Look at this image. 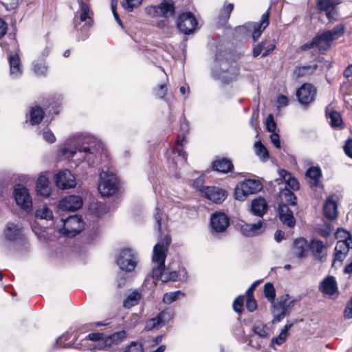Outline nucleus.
I'll return each instance as SVG.
<instances>
[{
  "mask_svg": "<svg viewBox=\"0 0 352 352\" xmlns=\"http://www.w3.org/2000/svg\"><path fill=\"white\" fill-rule=\"evenodd\" d=\"M171 239L168 234H166L160 239L153 247L151 257L152 276L156 280L162 283L169 281H186L188 278L186 268L179 263L168 264L165 265L168 247Z\"/></svg>",
  "mask_w": 352,
  "mask_h": 352,
  "instance_id": "1",
  "label": "nucleus"
},
{
  "mask_svg": "<svg viewBox=\"0 0 352 352\" xmlns=\"http://www.w3.org/2000/svg\"><path fill=\"white\" fill-rule=\"evenodd\" d=\"M102 149V143L96 137L86 134L78 139V143L74 148L64 147L61 150L63 156L72 159L78 153L85 155V159L89 164L93 163V157Z\"/></svg>",
  "mask_w": 352,
  "mask_h": 352,
  "instance_id": "2",
  "label": "nucleus"
},
{
  "mask_svg": "<svg viewBox=\"0 0 352 352\" xmlns=\"http://www.w3.org/2000/svg\"><path fill=\"white\" fill-rule=\"evenodd\" d=\"M188 122L185 118H183L180 123L179 133L177 136V139L168 153L170 160L176 167L184 166L186 163L188 154L183 151V148L184 145L187 144L186 135L188 133Z\"/></svg>",
  "mask_w": 352,
  "mask_h": 352,
  "instance_id": "3",
  "label": "nucleus"
},
{
  "mask_svg": "<svg viewBox=\"0 0 352 352\" xmlns=\"http://www.w3.org/2000/svg\"><path fill=\"white\" fill-rule=\"evenodd\" d=\"M239 73V69L235 63H230L228 60L220 58L219 55H216L212 69V75L214 78L228 83L236 78Z\"/></svg>",
  "mask_w": 352,
  "mask_h": 352,
  "instance_id": "4",
  "label": "nucleus"
},
{
  "mask_svg": "<svg viewBox=\"0 0 352 352\" xmlns=\"http://www.w3.org/2000/svg\"><path fill=\"white\" fill-rule=\"evenodd\" d=\"M84 222L78 215H72L67 219H61L56 229L63 236L72 237L79 234L84 229Z\"/></svg>",
  "mask_w": 352,
  "mask_h": 352,
  "instance_id": "5",
  "label": "nucleus"
},
{
  "mask_svg": "<svg viewBox=\"0 0 352 352\" xmlns=\"http://www.w3.org/2000/svg\"><path fill=\"white\" fill-rule=\"evenodd\" d=\"M344 24H338L331 30L324 31L315 36L316 47L320 50H327L330 48L333 41L343 36L345 32Z\"/></svg>",
  "mask_w": 352,
  "mask_h": 352,
  "instance_id": "6",
  "label": "nucleus"
},
{
  "mask_svg": "<svg viewBox=\"0 0 352 352\" xmlns=\"http://www.w3.org/2000/svg\"><path fill=\"white\" fill-rule=\"evenodd\" d=\"M98 186L99 192L102 197H111L118 190V181L111 171L102 170L99 175Z\"/></svg>",
  "mask_w": 352,
  "mask_h": 352,
  "instance_id": "7",
  "label": "nucleus"
},
{
  "mask_svg": "<svg viewBox=\"0 0 352 352\" xmlns=\"http://www.w3.org/2000/svg\"><path fill=\"white\" fill-rule=\"evenodd\" d=\"M12 196L16 204L23 210L29 212L32 208V198L29 189L22 184L14 185Z\"/></svg>",
  "mask_w": 352,
  "mask_h": 352,
  "instance_id": "8",
  "label": "nucleus"
},
{
  "mask_svg": "<svg viewBox=\"0 0 352 352\" xmlns=\"http://www.w3.org/2000/svg\"><path fill=\"white\" fill-rule=\"evenodd\" d=\"M263 188L262 184L256 179H246L240 182L235 188L236 199L243 201L249 195L255 194Z\"/></svg>",
  "mask_w": 352,
  "mask_h": 352,
  "instance_id": "9",
  "label": "nucleus"
},
{
  "mask_svg": "<svg viewBox=\"0 0 352 352\" xmlns=\"http://www.w3.org/2000/svg\"><path fill=\"white\" fill-rule=\"evenodd\" d=\"M116 262L120 270L131 272L138 264L137 253L133 249L124 248L120 252Z\"/></svg>",
  "mask_w": 352,
  "mask_h": 352,
  "instance_id": "10",
  "label": "nucleus"
},
{
  "mask_svg": "<svg viewBox=\"0 0 352 352\" xmlns=\"http://www.w3.org/2000/svg\"><path fill=\"white\" fill-rule=\"evenodd\" d=\"M230 225L228 217L223 212H215L210 219V230L212 236H217L224 233Z\"/></svg>",
  "mask_w": 352,
  "mask_h": 352,
  "instance_id": "11",
  "label": "nucleus"
},
{
  "mask_svg": "<svg viewBox=\"0 0 352 352\" xmlns=\"http://www.w3.org/2000/svg\"><path fill=\"white\" fill-rule=\"evenodd\" d=\"M80 22L76 21L75 28L80 30L83 34L81 37L82 40H85L87 36V32L92 23L91 12L87 4L84 2L80 3Z\"/></svg>",
  "mask_w": 352,
  "mask_h": 352,
  "instance_id": "12",
  "label": "nucleus"
},
{
  "mask_svg": "<svg viewBox=\"0 0 352 352\" xmlns=\"http://www.w3.org/2000/svg\"><path fill=\"white\" fill-rule=\"evenodd\" d=\"M177 24L180 32L190 34L196 30L198 23L195 16L187 12L179 15Z\"/></svg>",
  "mask_w": 352,
  "mask_h": 352,
  "instance_id": "13",
  "label": "nucleus"
},
{
  "mask_svg": "<svg viewBox=\"0 0 352 352\" xmlns=\"http://www.w3.org/2000/svg\"><path fill=\"white\" fill-rule=\"evenodd\" d=\"M174 312L170 309H166L161 311L156 317L148 320L145 325L146 331L158 329L163 327L166 323L173 319Z\"/></svg>",
  "mask_w": 352,
  "mask_h": 352,
  "instance_id": "14",
  "label": "nucleus"
},
{
  "mask_svg": "<svg viewBox=\"0 0 352 352\" xmlns=\"http://www.w3.org/2000/svg\"><path fill=\"white\" fill-rule=\"evenodd\" d=\"M54 179L56 186L60 189L73 188L76 186L75 175L67 169L60 170Z\"/></svg>",
  "mask_w": 352,
  "mask_h": 352,
  "instance_id": "15",
  "label": "nucleus"
},
{
  "mask_svg": "<svg viewBox=\"0 0 352 352\" xmlns=\"http://www.w3.org/2000/svg\"><path fill=\"white\" fill-rule=\"evenodd\" d=\"M3 236L9 241L21 240L23 237V227L19 222H8L3 230Z\"/></svg>",
  "mask_w": 352,
  "mask_h": 352,
  "instance_id": "16",
  "label": "nucleus"
},
{
  "mask_svg": "<svg viewBox=\"0 0 352 352\" xmlns=\"http://www.w3.org/2000/svg\"><path fill=\"white\" fill-rule=\"evenodd\" d=\"M201 195L215 204H221L226 199L227 192L217 186H206L201 190Z\"/></svg>",
  "mask_w": 352,
  "mask_h": 352,
  "instance_id": "17",
  "label": "nucleus"
},
{
  "mask_svg": "<svg viewBox=\"0 0 352 352\" xmlns=\"http://www.w3.org/2000/svg\"><path fill=\"white\" fill-rule=\"evenodd\" d=\"M316 94L315 87L309 83L303 84L296 91V96L300 104L307 105L314 100Z\"/></svg>",
  "mask_w": 352,
  "mask_h": 352,
  "instance_id": "18",
  "label": "nucleus"
},
{
  "mask_svg": "<svg viewBox=\"0 0 352 352\" xmlns=\"http://www.w3.org/2000/svg\"><path fill=\"white\" fill-rule=\"evenodd\" d=\"M319 290L328 297L338 296L339 292L336 278L332 276L325 277L319 285Z\"/></svg>",
  "mask_w": 352,
  "mask_h": 352,
  "instance_id": "19",
  "label": "nucleus"
},
{
  "mask_svg": "<svg viewBox=\"0 0 352 352\" xmlns=\"http://www.w3.org/2000/svg\"><path fill=\"white\" fill-rule=\"evenodd\" d=\"M83 204L82 199L78 195L65 197L59 203V208L63 210L75 211L80 209Z\"/></svg>",
  "mask_w": 352,
  "mask_h": 352,
  "instance_id": "20",
  "label": "nucleus"
},
{
  "mask_svg": "<svg viewBox=\"0 0 352 352\" xmlns=\"http://www.w3.org/2000/svg\"><path fill=\"white\" fill-rule=\"evenodd\" d=\"M338 0H318L317 6L320 11H324L329 21L335 20L337 17L336 6Z\"/></svg>",
  "mask_w": 352,
  "mask_h": 352,
  "instance_id": "21",
  "label": "nucleus"
},
{
  "mask_svg": "<svg viewBox=\"0 0 352 352\" xmlns=\"http://www.w3.org/2000/svg\"><path fill=\"white\" fill-rule=\"evenodd\" d=\"M269 17H270V8L267 9L266 12L263 14L260 23H248V28L253 30L252 38L254 41H257L262 32L269 25Z\"/></svg>",
  "mask_w": 352,
  "mask_h": 352,
  "instance_id": "22",
  "label": "nucleus"
},
{
  "mask_svg": "<svg viewBox=\"0 0 352 352\" xmlns=\"http://www.w3.org/2000/svg\"><path fill=\"white\" fill-rule=\"evenodd\" d=\"M36 191L38 195L43 197H49L52 189L49 178L45 173H41L38 175L36 182Z\"/></svg>",
  "mask_w": 352,
  "mask_h": 352,
  "instance_id": "23",
  "label": "nucleus"
},
{
  "mask_svg": "<svg viewBox=\"0 0 352 352\" xmlns=\"http://www.w3.org/2000/svg\"><path fill=\"white\" fill-rule=\"evenodd\" d=\"M263 223L258 221L256 223H244L241 226V232L243 235L248 237H253L263 232Z\"/></svg>",
  "mask_w": 352,
  "mask_h": 352,
  "instance_id": "24",
  "label": "nucleus"
},
{
  "mask_svg": "<svg viewBox=\"0 0 352 352\" xmlns=\"http://www.w3.org/2000/svg\"><path fill=\"white\" fill-rule=\"evenodd\" d=\"M278 215L280 220L288 227L292 228L296 223L293 212L285 204H280L278 206Z\"/></svg>",
  "mask_w": 352,
  "mask_h": 352,
  "instance_id": "25",
  "label": "nucleus"
},
{
  "mask_svg": "<svg viewBox=\"0 0 352 352\" xmlns=\"http://www.w3.org/2000/svg\"><path fill=\"white\" fill-rule=\"evenodd\" d=\"M351 248H352V239L348 240V242L338 241L335 247L333 263L336 261L342 262Z\"/></svg>",
  "mask_w": 352,
  "mask_h": 352,
  "instance_id": "26",
  "label": "nucleus"
},
{
  "mask_svg": "<svg viewBox=\"0 0 352 352\" xmlns=\"http://www.w3.org/2000/svg\"><path fill=\"white\" fill-rule=\"evenodd\" d=\"M324 214L329 219H334L338 215V205L335 196L329 197L323 206Z\"/></svg>",
  "mask_w": 352,
  "mask_h": 352,
  "instance_id": "27",
  "label": "nucleus"
},
{
  "mask_svg": "<svg viewBox=\"0 0 352 352\" xmlns=\"http://www.w3.org/2000/svg\"><path fill=\"white\" fill-rule=\"evenodd\" d=\"M10 64V75L13 78H18L22 74L21 60L17 53L8 56Z\"/></svg>",
  "mask_w": 352,
  "mask_h": 352,
  "instance_id": "28",
  "label": "nucleus"
},
{
  "mask_svg": "<svg viewBox=\"0 0 352 352\" xmlns=\"http://www.w3.org/2000/svg\"><path fill=\"white\" fill-rule=\"evenodd\" d=\"M272 305V314L274 316V319L272 320L273 322H279L281 321L285 316L286 312L287 310V305H286V302L280 301V302H271Z\"/></svg>",
  "mask_w": 352,
  "mask_h": 352,
  "instance_id": "29",
  "label": "nucleus"
},
{
  "mask_svg": "<svg viewBox=\"0 0 352 352\" xmlns=\"http://www.w3.org/2000/svg\"><path fill=\"white\" fill-rule=\"evenodd\" d=\"M309 248L313 255L320 260H322L327 255L326 245L318 239H312L309 245Z\"/></svg>",
  "mask_w": 352,
  "mask_h": 352,
  "instance_id": "30",
  "label": "nucleus"
},
{
  "mask_svg": "<svg viewBox=\"0 0 352 352\" xmlns=\"http://www.w3.org/2000/svg\"><path fill=\"white\" fill-rule=\"evenodd\" d=\"M267 204L264 198L258 197L252 200L251 212L255 216L262 217L267 210Z\"/></svg>",
  "mask_w": 352,
  "mask_h": 352,
  "instance_id": "31",
  "label": "nucleus"
},
{
  "mask_svg": "<svg viewBox=\"0 0 352 352\" xmlns=\"http://www.w3.org/2000/svg\"><path fill=\"white\" fill-rule=\"evenodd\" d=\"M153 9L157 15L164 17H168L174 13V5L171 1H164Z\"/></svg>",
  "mask_w": 352,
  "mask_h": 352,
  "instance_id": "32",
  "label": "nucleus"
},
{
  "mask_svg": "<svg viewBox=\"0 0 352 352\" xmlns=\"http://www.w3.org/2000/svg\"><path fill=\"white\" fill-rule=\"evenodd\" d=\"M308 245L305 239L300 238L296 239L294 243L292 252L298 258H304L307 255Z\"/></svg>",
  "mask_w": 352,
  "mask_h": 352,
  "instance_id": "33",
  "label": "nucleus"
},
{
  "mask_svg": "<svg viewBox=\"0 0 352 352\" xmlns=\"http://www.w3.org/2000/svg\"><path fill=\"white\" fill-rule=\"evenodd\" d=\"M327 117L329 119V124L334 129H342L344 123L340 113L338 111H333L329 108L326 110Z\"/></svg>",
  "mask_w": 352,
  "mask_h": 352,
  "instance_id": "34",
  "label": "nucleus"
},
{
  "mask_svg": "<svg viewBox=\"0 0 352 352\" xmlns=\"http://www.w3.org/2000/svg\"><path fill=\"white\" fill-rule=\"evenodd\" d=\"M306 176L310 186H318L322 176L320 168L318 166L310 167L306 172Z\"/></svg>",
  "mask_w": 352,
  "mask_h": 352,
  "instance_id": "35",
  "label": "nucleus"
},
{
  "mask_svg": "<svg viewBox=\"0 0 352 352\" xmlns=\"http://www.w3.org/2000/svg\"><path fill=\"white\" fill-rule=\"evenodd\" d=\"M212 168L214 170L226 173L233 168V165L230 160L223 157L213 162Z\"/></svg>",
  "mask_w": 352,
  "mask_h": 352,
  "instance_id": "36",
  "label": "nucleus"
},
{
  "mask_svg": "<svg viewBox=\"0 0 352 352\" xmlns=\"http://www.w3.org/2000/svg\"><path fill=\"white\" fill-rule=\"evenodd\" d=\"M292 325H293L292 323L286 324L285 325L284 328L280 332L279 335L276 337H274L272 339L270 346L274 348L275 344L280 345V344H283L286 341V340L289 336L288 331H289V329L292 327Z\"/></svg>",
  "mask_w": 352,
  "mask_h": 352,
  "instance_id": "37",
  "label": "nucleus"
},
{
  "mask_svg": "<svg viewBox=\"0 0 352 352\" xmlns=\"http://www.w3.org/2000/svg\"><path fill=\"white\" fill-rule=\"evenodd\" d=\"M280 177L285 182V184L293 190L299 189V183L298 180L292 175L291 173L285 170L279 171Z\"/></svg>",
  "mask_w": 352,
  "mask_h": 352,
  "instance_id": "38",
  "label": "nucleus"
},
{
  "mask_svg": "<svg viewBox=\"0 0 352 352\" xmlns=\"http://www.w3.org/2000/svg\"><path fill=\"white\" fill-rule=\"evenodd\" d=\"M31 226L32 231L37 236L40 241L46 242L50 239V236L47 230L41 226L38 222L34 221Z\"/></svg>",
  "mask_w": 352,
  "mask_h": 352,
  "instance_id": "39",
  "label": "nucleus"
},
{
  "mask_svg": "<svg viewBox=\"0 0 352 352\" xmlns=\"http://www.w3.org/2000/svg\"><path fill=\"white\" fill-rule=\"evenodd\" d=\"M252 331L259 337L263 338H268L271 334L270 329L261 321H257L254 324Z\"/></svg>",
  "mask_w": 352,
  "mask_h": 352,
  "instance_id": "40",
  "label": "nucleus"
},
{
  "mask_svg": "<svg viewBox=\"0 0 352 352\" xmlns=\"http://www.w3.org/2000/svg\"><path fill=\"white\" fill-rule=\"evenodd\" d=\"M32 70L38 76H45L47 72V66L45 60H35L32 63Z\"/></svg>",
  "mask_w": 352,
  "mask_h": 352,
  "instance_id": "41",
  "label": "nucleus"
},
{
  "mask_svg": "<svg viewBox=\"0 0 352 352\" xmlns=\"http://www.w3.org/2000/svg\"><path fill=\"white\" fill-rule=\"evenodd\" d=\"M44 117V111L38 107H32L30 111V122L31 124L34 125L38 124Z\"/></svg>",
  "mask_w": 352,
  "mask_h": 352,
  "instance_id": "42",
  "label": "nucleus"
},
{
  "mask_svg": "<svg viewBox=\"0 0 352 352\" xmlns=\"http://www.w3.org/2000/svg\"><path fill=\"white\" fill-rule=\"evenodd\" d=\"M318 68L316 64L296 67L294 71V75L300 78L306 75L313 74Z\"/></svg>",
  "mask_w": 352,
  "mask_h": 352,
  "instance_id": "43",
  "label": "nucleus"
},
{
  "mask_svg": "<svg viewBox=\"0 0 352 352\" xmlns=\"http://www.w3.org/2000/svg\"><path fill=\"white\" fill-rule=\"evenodd\" d=\"M141 298V295L139 292L135 291L129 294L124 301L123 306L125 308L129 309L131 307L136 305Z\"/></svg>",
  "mask_w": 352,
  "mask_h": 352,
  "instance_id": "44",
  "label": "nucleus"
},
{
  "mask_svg": "<svg viewBox=\"0 0 352 352\" xmlns=\"http://www.w3.org/2000/svg\"><path fill=\"white\" fill-rule=\"evenodd\" d=\"M184 296V294L179 290L166 292L163 296L162 301L166 305H170Z\"/></svg>",
  "mask_w": 352,
  "mask_h": 352,
  "instance_id": "45",
  "label": "nucleus"
},
{
  "mask_svg": "<svg viewBox=\"0 0 352 352\" xmlns=\"http://www.w3.org/2000/svg\"><path fill=\"white\" fill-rule=\"evenodd\" d=\"M255 154L259 159L263 161H266L269 158V153L265 146L261 141H257L254 144Z\"/></svg>",
  "mask_w": 352,
  "mask_h": 352,
  "instance_id": "46",
  "label": "nucleus"
},
{
  "mask_svg": "<svg viewBox=\"0 0 352 352\" xmlns=\"http://www.w3.org/2000/svg\"><path fill=\"white\" fill-rule=\"evenodd\" d=\"M36 217L45 220H52L54 217L52 211L46 206H42L36 210Z\"/></svg>",
  "mask_w": 352,
  "mask_h": 352,
  "instance_id": "47",
  "label": "nucleus"
},
{
  "mask_svg": "<svg viewBox=\"0 0 352 352\" xmlns=\"http://www.w3.org/2000/svg\"><path fill=\"white\" fill-rule=\"evenodd\" d=\"M126 336V332L125 331H120L116 332L111 335L104 340L106 344H111L112 343L118 344L122 342Z\"/></svg>",
  "mask_w": 352,
  "mask_h": 352,
  "instance_id": "48",
  "label": "nucleus"
},
{
  "mask_svg": "<svg viewBox=\"0 0 352 352\" xmlns=\"http://www.w3.org/2000/svg\"><path fill=\"white\" fill-rule=\"evenodd\" d=\"M38 135L48 143H54L56 141L54 134L47 126L44 127L43 130L40 131Z\"/></svg>",
  "mask_w": 352,
  "mask_h": 352,
  "instance_id": "49",
  "label": "nucleus"
},
{
  "mask_svg": "<svg viewBox=\"0 0 352 352\" xmlns=\"http://www.w3.org/2000/svg\"><path fill=\"white\" fill-rule=\"evenodd\" d=\"M280 197L282 200L287 201L292 206L296 205V197L295 195L288 189H284L280 192Z\"/></svg>",
  "mask_w": 352,
  "mask_h": 352,
  "instance_id": "50",
  "label": "nucleus"
},
{
  "mask_svg": "<svg viewBox=\"0 0 352 352\" xmlns=\"http://www.w3.org/2000/svg\"><path fill=\"white\" fill-rule=\"evenodd\" d=\"M264 294L270 302H273L276 296V291L274 285L271 283H267L264 286Z\"/></svg>",
  "mask_w": 352,
  "mask_h": 352,
  "instance_id": "51",
  "label": "nucleus"
},
{
  "mask_svg": "<svg viewBox=\"0 0 352 352\" xmlns=\"http://www.w3.org/2000/svg\"><path fill=\"white\" fill-rule=\"evenodd\" d=\"M233 3H228L224 6L219 14V18L224 21H227L229 19L230 13L233 10Z\"/></svg>",
  "mask_w": 352,
  "mask_h": 352,
  "instance_id": "52",
  "label": "nucleus"
},
{
  "mask_svg": "<svg viewBox=\"0 0 352 352\" xmlns=\"http://www.w3.org/2000/svg\"><path fill=\"white\" fill-rule=\"evenodd\" d=\"M335 235L338 241L348 242V240L352 239L351 234L342 228H338Z\"/></svg>",
  "mask_w": 352,
  "mask_h": 352,
  "instance_id": "53",
  "label": "nucleus"
},
{
  "mask_svg": "<svg viewBox=\"0 0 352 352\" xmlns=\"http://www.w3.org/2000/svg\"><path fill=\"white\" fill-rule=\"evenodd\" d=\"M91 210H94L96 216L100 217L107 212V209L104 204L98 202L92 206Z\"/></svg>",
  "mask_w": 352,
  "mask_h": 352,
  "instance_id": "54",
  "label": "nucleus"
},
{
  "mask_svg": "<svg viewBox=\"0 0 352 352\" xmlns=\"http://www.w3.org/2000/svg\"><path fill=\"white\" fill-rule=\"evenodd\" d=\"M244 296L240 295L237 296L235 300L233 302V309L239 313L241 314L243 309V303H244Z\"/></svg>",
  "mask_w": 352,
  "mask_h": 352,
  "instance_id": "55",
  "label": "nucleus"
},
{
  "mask_svg": "<svg viewBox=\"0 0 352 352\" xmlns=\"http://www.w3.org/2000/svg\"><path fill=\"white\" fill-rule=\"evenodd\" d=\"M124 352H143V346L139 342H131L126 346Z\"/></svg>",
  "mask_w": 352,
  "mask_h": 352,
  "instance_id": "56",
  "label": "nucleus"
},
{
  "mask_svg": "<svg viewBox=\"0 0 352 352\" xmlns=\"http://www.w3.org/2000/svg\"><path fill=\"white\" fill-rule=\"evenodd\" d=\"M104 339V335L102 333H89L86 338L82 340V346H83L84 344H86L89 340L96 342V341L103 340Z\"/></svg>",
  "mask_w": 352,
  "mask_h": 352,
  "instance_id": "57",
  "label": "nucleus"
},
{
  "mask_svg": "<svg viewBox=\"0 0 352 352\" xmlns=\"http://www.w3.org/2000/svg\"><path fill=\"white\" fill-rule=\"evenodd\" d=\"M142 1L143 0H126L123 7L129 11H132L134 8L139 7Z\"/></svg>",
  "mask_w": 352,
  "mask_h": 352,
  "instance_id": "58",
  "label": "nucleus"
},
{
  "mask_svg": "<svg viewBox=\"0 0 352 352\" xmlns=\"http://www.w3.org/2000/svg\"><path fill=\"white\" fill-rule=\"evenodd\" d=\"M288 98L287 96L283 95H278L276 98V107L280 109L283 107H286L288 104Z\"/></svg>",
  "mask_w": 352,
  "mask_h": 352,
  "instance_id": "59",
  "label": "nucleus"
},
{
  "mask_svg": "<svg viewBox=\"0 0 352 352\" xmlns=\"http://www.w3.org/2000/svg\"><path fill=\"white\" fill-rule=\"evenodd\" d=\"M154 218L156 221L157 228L160 230L161 228L162 222L164 223L165 220V215L163 214L162 212H161V210L158 208H157L156 213L155 214Z\"/></svg>",
  "mask_w": 352,
  "mask_h": 352,
  "instance_id": "60",
  "label": "nucleus"
},
{
  "mask_svg": "<svg viewBox=\"0 0 352 352\" xmlns=\"http://www.w3.org/2000/svg\"><path fill=\"white\" fill-rule=\"evenodd\" d=\"M257 307V303L256 300L252 296H247L246 300V308L247 309L252 312L256 310Z\"/></svg>",
  "mask_w": 352,
  "mask_h": 352,
  "instance_id": "61",
  "label": "nucleus"
},
{
  "mask_svg": "<svg viewBox=\"0 0 352 352\" xmlns=\"http://www.w3.org/2000/svg\"><path fill=\"white\" fill-rule=\"evenodd\" d=\"M276 127V122L274 120V117L272 114H270L266 120V128L270 132L275 131Z\"/></svg>",
  "mask_w": 352,
  "mask_h": 352,
  "instance_id": "62",
  "label": "nucleus"
},
{
  "mask_svg": "<svg viewBox=\"0 0 352 352\" xmlns=\"http://www.w3.org/2000/svg\"><path fill=\"white\" fill-rule=\"evenodd\" d=\"M320 236L327 237L332 233V229L329 225H324L318 230Z\"/></svg>",
  "mask_w": 352,
  "mask_h": 352,
  "instance_id": "63",
  "label": "nucleus"
},
{
  "mask_svg": "<svg viewBox=\"0 0 352 352\" xmlns=\"http://www.w3.org/2000/svg\"><path fill=\"white\" fill-rule=\"evenodd\" d=\"M344 316L345 318L351 319L352 318V298L349 300V302L347 303L344 311Z\"/></svg>",
  "mask_w": 352,
  "mask_h": 352,
  "instance_id": "64",
  "label": "nucleus"
}]
</instances>
